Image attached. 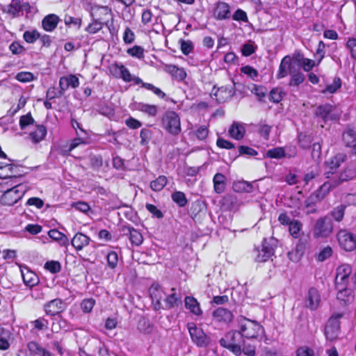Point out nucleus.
<instances>
[{
  "mask_svg": "<svg viewBox=\"0 0 356 356\" xmlns=\"http://www.w3.org/2000/svg\"><path fill=\"white\" fill-rule=\"evenodd\" d=\"M238 332L242 339H258L264 333V327L257 321L241 317L238 320Z\"/></svg>",
  "mask_w": 356,
  "mask_h": 356,
  "instance_id": "1",
  "label": "nucleus"
},
{
  "mask_svg": "<svg viewBox=\"0 0 356 356\" xmlns=\"http://www.w3.org/2000/svg\"><path fill=\"white\" fill-rule=\"evenodd\" d=\"M161 127L172 136H177L181 131V120L178 113L174 111H167L163 115Z\"/></svg>",
  "mask_w": 356,
  "mask_h": 356,
  "instance_id": "2",
  "label": "nucleus"
},
{
  "mask_svg": "<svg viewBox=\"0 0 356 356\" xmlns=\"http://www.w3.org/2000/svg\"><path fill=\"white\" fill-rule=\"evenodd\" d=\"M26 184H19L7 189L1 195L0 202L5 206H13L20 200L27 191Z\"/></svg>",
  "mask_w": 356,
  "mask_h": 356,
  "instance_id": "3",
  "label": "nucleus"
},
{
  "mask_svg": "<svg viewBox=\"0 0 356 356\" xmlns=\"http://www.w3.org/2000/svg\"><path fill=\"white\" fill-rule=\"evenodd\" d=\"M243 342L238 331H229L220 339V344L234 353L236 355L241 353V344Z\"/></svg>",
  "mask_w": 356,
  "mask_h": 356,
  "instance_id": "4",
  "label": "nucleus"
},
{
  "mask_svg": "<svg viewBox=\"0 0 356 356\" xmlns=\"http://www.w3.org/2000/svg\"><path fill=\"white\" fill-rule=\"evenodd\" d=\"M110 72L115 78L121 79L124 82L133 81L136 85L142 83L140 78L131 74L129 69L122 64L118 63L112 64L110 67Z\"/></svg>",
  "mask_w": 356,
  "mask_h": 356,
  "instance_id": "5",
  "label": "nucleus"
},
{
  "mask_svg": "<svg viewBox=\"0 0 356 356\" xmlns=\"http://www.w3.org/2000/svg\"><path fill=\"white\" fill-rule=\"evenodd\" d=\"M333 231V223L329 216L318 219L314 225L313 235L316 238H327Z\"/></svg>",
  "mask_w": 356,
  "mask_h": 356,
  "instance_id": "6",
  "label": "nucleus"
},
{
  "mask_svg": "<svg viewBox=\"0 0 356 356\" xmlns=\"http://www.w3.org/2000/svg\"><path fill=\"white\" fill-rule=\"evenodd\" d=\"M341 316V314H334L328 320L325 327V336L327 340L332 341L338 337L340 328L339 319Z\"/></svg>",
  "mask_w": 356,
  "mask_h": 356,
  "instance_id": "7",
  "label": "nucleus"
},
{
  "mask_svg": "<svg viewBox=\"0 0 356 356\" xmlns=\"http://www.w3.org/2000/svg\"><path fill=\"white\" fill-rule=\"evenodd\" d=\"M187 327L193 343L200 347H205L207 346L209 343V338L202 328L198 327L194 323H188Z\"/></svg>",
  "mask_w": 356,
  "mask_h": 356,
  "instance_id": "8",
  "label": "nucleus"
},
{
  "mask_svg": "<svg viewBox=\"0 0 356 356\" xmlns=\"http://www.w3.org/2000/svg\"><path fill=\"white\" fill-rule=\"evenodd\" d=\"M339 244L346 251H353L356 248V236L346 229H341L337 235Z\"/></svg>",
  "mask_w": 356,
  "mask_h": 356,
  "instance_id": "9",
  "label": "nucleus"
},
{
  "mask_svg": "<svg viewBox=\"0 0 356 356\" xmlns=\"http://www.w3.org/2000/svg\"><path fill=\"white\" fill-rule=\"evenodd\" d=\"M335 107L330 104L320 105L315 110V115L317 118L321 119L323 122L329 120H335L339 118V115L334 112Z\"/></svg>",
  "mask_w": 356,
  "mask_h": 356,
  "instance_id": "10",
  "label": "nucleus"
},
{
  "mask_svg": "<svg viewBox=\"0 0 356 356\" xmlns=\"http://www.w3.org/2000/svg\"><path fill=\"white\" fill-rule=\"evenodd\" d=\"M352 273V268L348 264H342L337 268L335 277L336 287H346L349 282V277Z\"/></svg>",
  "mask_w": 356,
  "mask_h": 356,
  "instance_id": "11",
  "label": "nucleus"
},
{
  "mask_svg": "<svg viewBox=\"0 0 356 356\" xmlns=\"http://www.w3.org/2000/svg\"><path fill=\"white\" fill-rule=\"evenodd\" d=\"M234 86L232 85L224 86L213 90V95L216 97L218 103H224L230 99L234 95Z\"/></svg>",
  "mask_w": 356,
  "mask_h": 356,
  "instance_id": "12",
  "label": "nucleus"
},
{
  "mask_svg": "<svg viewBox=\"0 0 356 356\" xmlns=\"http://www.w3.org/2000/svg\"><path fill=\"white\" fill-rule=\"evenodd\" d=\"M296 68L290 56H285L281 60L279 69L276 74L277 79H281L290 74Z\"/></svg>",
  "mask_w": 356,
  "mask_h": 356,
  "instance_id": "13",
  "label": "nucleus"
},
{
  "mask_svg": "<svg viewBox=\"0 0 356 356\" xmlns=\"http://www.w3.org/2000/svg\"><path fill=\"white\" fill-rule=\"evenodd\" d=\"M79 80L76 75L70 74L60 78L59 80V93L63 95L70 87L76 88L79 86Z\"/></svg>",
  "mask_w": 356,
  "mask_h": 356,
  "instance_id": "14",
  "label": "nucleus"
},
{
  "mask_svg": "<svg viewBox=\"0 0 356 356\" xmlns=\"http://www.w3.org/2000/svg\"><path fill=\"white\" fill-rule=\"evenodd\" d=\"M346 156L344 154H338L326 164V171L325 172L327 178H330L331 175H333L340 165L345 161Z\"/></svg>",
  "mask_w": 356,
  "mask_h": 356,
  "instance_id": "15",
  "label": "nucleus"
},
{
  "mask_svg": "<svg viewBox=\"0 0 356 356\" xmlns=\"http://www.w3.org/2000/svg\"><path fill=\"white\" fill-rule=\"evenodd\" d=\"M40 353H44L43 348L36 342L31 341L18 350L17 356H35Z\"/></svg>",
  "mask_w": 356,
  "mask_h": 356,
  "instance_id": "16",
  "label": "nucleus"
},
{
  "mask_svg": "<svg viewBox=\"0 0 356 356\" xmlns=\"http://www.w3.org/2000/svg\"><path fill=\"white\" fill-rule=\"evenodd\" d=\"M19 167L12 163H0V178H17L20 177L18 173Z\"/></svg>",
  "mask_w": 356,
  "mask_h": 356,
  "instance_id": "17",
  "label": "nucleus"
},
{
  "mask_svg": "<svg viewBox=\"0 0 356 356\" xmlns=\"http://www.w3.org/2000/svg\"><path fill=\"white\" fill-rule=\"evenodd\" d=\"M255 259L258 262L268 261L274 254V249L266 241L261 245V248L255 250Z\"/></svg>",
  "mask_w": 356,
  "mask_h": 356,
  "instance_id": "18",
  "label": "nucleus"
},
{
  "mask_svg": "<svg viewBox=\"0 0 356 356\" xmlns=\"http://www.w3.org/2000/svg\"><path fill=\"white\" fill-rule=\"evenodd\" d=\"M213 318L216 321L229 323L232 321L234 315L231 311L224 307H218L213 312Z\"/></svg>",
  "mask_w": 356,
  "mask_h": 356,
  "instance_id": "19",
  "label": "nucleus"
},
{
  "mask_svg": "<svg viewBox=\"0 0 356 356\" xmlns=\"http://www.w3.org/2000/svg\"><path fill=\"white\" fill-rule=\"evenodd\" d=\"M29 8V3H23L20 0H12L8 6L7 13L15 17L19 16L23 10L28 11Z\"/></svg>",
  "mask_w": 356,
  "mask_h": 356,
  "instance_id": "20",
  "label": "nucleus"
},
{
  "mask_svg": "<svg viewBox=\"0 0 356 356\" xmlns=\"http://www.w3.org/2000/svg\"><path fill=\"white\" fill-rule=\"evenodd\" d=\"M150 297L158 308L163 307L161 301H165L166 293L159 284H152L149 289Z\"/></svg>",
  "mask_w": 356,
  "mask_h": 356,
  "instance_id": "21",
  "label": "nucleus"
},
{
  "mask_svg": "<svg viewBox=\"0 0 356 356\" xmlns=\"http://www.w3.org/2000/svg\"><path fill=\"white\" fill-rule=\"evenodd\" d=\"M321 302V296L318 291L315 288H311L305 300L307 307L312 310L316 309Z\"/></svg>",
  "mask_w": 356,
  "mask_h": 356,
  "instance_id": "22",
  "label": "nucleus"
},
{
  "mask_svg": "<svg viewBox=\"0 0 356 356\" xmlns=\"http://www.w3.org/2000/svg\"><path fill=\"white\" fill-rule=\"evenodd\" d=\"M245 125L239 122H234L228 130L229 136L235 140H242L245 134Z\"/></svg>",
  "mask_w": 356,
  "mask_h": 356,
  "instance_id": "23",
  "label": "nucleus"
},
{
  "mask_svg": "<svg viewBox=\"0 0 356 356\" xmlns=\"http://www.w3.org/2000/svg\"><path fill=\"white\" fill-rule=\"evenodd\" d=\"M20 271L22 277L25 285L32 287L36 285L39 280L38 277L33 271L30 270L27 267L20 266Z\"/></svg>",
  "mask_w": 356,
  "mask_h": 356,
  "instance_id": "24",
  "label": "nucleus"
},
{
  "mask_svg": "<svg viewBox=\"0 0 356 356\" xmlns=\"http://www.w3.org/2000/svg\"><path fill=\"white\" fill-rule=\"evenodd\" d=\"M63 302L59 298L52 300L44 305V311L47 315L55 316L63 309Z\"/></svg>",
  "mask_w": 356,
  "mask_h": 356,
  "instance_id": "25",
  "label": "nucleus"
},
{
  "mask_svg": "<svg viewBox=\"0 0 356 356\" xmlns=\"http://www.w3.org/2000/svg\"><path fill=\"white\" fill-rule=\"evenodd\" d=\"M164 70L170 74L172 77L177 81H184L187 74L183 67H179L175 65H165L164 66Z\"/></svg>",
  "mask_w": 356,
  "mask_h": 356,
  "instance_id": "26",
  "label": "nucleus"
},
{
  "mask_svg": "<svg viewBox=\"0 0 356 356\" xmlns=\"http://www.w3.org/2000/svg\"><path fill=\"white\" fill-rule=\"evenodd\" d=\"M60 19L55 14H49L46 15L42 20V27L47 32H52L57 27Z\"/></svg>",
  "mask_w": 356,
  "mask_h": 356,
  "instance_id": "27",
  "label": "nucleus"
},
{
  "mask_svg": "<svg viewBox=\"0 0 356 356\" xmlns=\"http://www.w3.org/2000/svg\"><path fill=\"white\" fill-rule=\"evenodd\" d=\"M90 241V237L88 236L78 232L71 240L72 245L78 251L83 250L85 247L89 245Z\"/></svg>",
  "mask_w": 356,
  "mask_h": 356,
  "instance_id": "28",
  "label": "nucleus"
},
{
  "mask_svg": "<svg viewBox=\"0 0 356 356\" xmlns=\"http://www.w3.org/2000/svg\"><path fill=\"white\" fill-rule=\"evenodd\" d=\"M185 307L195 316H200L202 314V310L199 302L193 296H186L184 300Z\"/></svg>",
  "mask_w": 356,
  "mask_h": 356,
  "instance_id": "29",
  "label": "nucleus"
},
{
  "mask_svg": "<svg viewBox=\"0 0 356 356\" xmlns=\"http://www.w3.org/2000/svg\"><path fill=\"white\" fill-rule=\"evenodd\" d=\"M216 18L218 20H224L231 17L230 6L225 2H218L215 10Z\"/></svg>",
  "mask_w": 356,
  "mask_h": 356,
  "instance_id": "30",
  "label": "nucleus"
},
{
  "mask_svg": "<svg viewBox=\"0 0 356 356\" xmlns=\"http://www.w3.org/2000/svg\"><path fill=\"white\" fill-rule=\"evenodd\" d=\"M134 106L136 110L146 113L151 117L156 116L158 113V107L156 105L136 102L134 103Z\"/></svg>",
  "mask_w": 356,
  "mask_h": 356,
  "instance_id": "31",
  "label": "nucleus"
},
{
  "mask_svg": "<svg viewBox=\"0 0 356 356\" xmlns=\"http://www.w3.org/2000/svg\"><path fill=\"white\" fill-rule=\"evenodd\" d=\"M181 296L179 293L175 292V289L172 288L171 293L168 295H165V308L170 309L175 306H177L180 302Z\"/></svg>",
  "mask_w": 356,
  "mask_h": 356,
  "instance_id": "32",
  "label": "nucleus"
},
{
  "mask_svg": "<svg viewBox=\"0 0 356 356\" xmlns=\"http://www.w3.org/2000/svg\"><path fill=\"white\" fill-rule=\"evenodd\" d=\"M338 293L337 299L343 304H348L353 300V292L350 289L346 287H337Z\"/></svg>",
  "mask_w": 356,
  "mask_h": 356,
  "instance_id": "33",
  "label": "nucleus"
},
{
  "mask_svg": "<svg viewBox=\"0 0 356 356\" xmlns=\"http://www.w3.org/2000/svg\"><path fill=\"white\" fill-rule=\"evenodd\" d=\"M343 140L347 147L353 148L354 153L356 154V133L353 129H347L343 134Z\"/></svg>",
  "mask_w": 356,
  "mask_h": 356,
  "instance_id": "34",
  "label": "nucleus"
},
{
  "mask_svg": "<svg viewBox=\"0 0 356 356\" xmlns=\"http://www.w3.org/2000/svg\"><path fill=\"white\" fill-rule=\"evenodd\" d=\"M47 135V129L43 125L37 126L36 129L30 134V137L33 143L42 141Z\"/></svg>",
  "mask_w": 356,
  "mask_h": 356,
  "instance_id": "35",
  "label": "nucleus"
},
{
  "mask_svg": "<svg viewBox=\"0 0 356 356\" xmlns=\"http://www.w3.org/2000/svg\"><path fill=\"white\" fill-rule=\"evenodd\" d=\"M225 177L221 173H217L214 175L213 181L214 191L217 193H221L224 191L225 188Z\"/></svg>",
  "mask_w": 356,
  "mask_h": 356,
  "instance_id": "36",
  "label": "nucleus"
},
{
  "mask_svg": "<svg viewBox=\"0 0 356 356\" xmlns=\"http://www.w3.org/2000/svg\"><path fill=\"white\" fill-rule=\"evenodd\" d=\"M291 79L289 81V85L291 86H298L302 83H303L305 80V76L302 72H300L299 68H295L291 73L290 74Z\"/></svg>",
  "mask_w": 356,
  "mask_h": 356,
  "instance_id": "37",
  "label": "nucleus"
},
{
  "mask_svg": "<svg viewBox=\"0 0 356 356\" xmlns=\"http://www.w3.org/2000/svg\"><path fill=\"white\" fill-rule=\"evenodd\" d=\"M127 230L129 234V240L132 245L139 246L143 241V237L140 232L133 227H128Z\"/></svg>",
  "mask_w": 356,
  "mask_h": 356,
  "instance_id": "38",
  "label": "nucleus"
},
{
  "mask_svg": "<svg viewBox=\"0 0 356 356\" xmlns=\"http://www.w3.org/2000/svg\"><path fill=\"white\" fill-rule=\"evenodd\" d=\"M167 182V177L164 175H161L150 182V188L154 191H161L166 186Z\"/></svg>",
  "mask_w": 356,
  "mask_h": 356,
  "instance_id": "39",
  "label": "nucleus"
},
{
  "mask_svg": "<svg viewBox=\"0 0 356 356\" xmlns=\"http://www.w3.org/2000/svg\"><path fill=\"white\" fill-rule=\"evenodd\" d=\"M337 186L336 182L332 183L330 181L325 182L320 188L316 191V197L318 199L323 198L330 191L332 188Z\"/></svg>",
  "mask_w": 356,
  "mask_h": 356,
  "instance_id": "40",
  "label": "nucleus"
},
{
  "mask_svg": "<svg viewBox=\"0 0 356 356\" xmlns=\"http://www.w3.org/2000/svg\"><path fill=\"white\" fill-rule=\"evenodd\" d=\"M40 37V33L35 29L26 31L23 34L24 40L29 44L34 43Z\"/></svg>",
  "mask_w": 356,
  "mask_h": 356,
  "instance_id": "41",
  "label": "nucleus"
},
{
  "mask_svg": "<svg viewBox=\"0 0 356 356\" xmlns=\"http://www.w3.org/2000/svg\"><path fill=\"white\" fill-rule=\"evenodd\" d=\"M301 229L302 224L297 220H293L289 225V232L294 238H298L300 236Z\"/></svg>",
  "mask_w": 356,
  "mask_h": 356,
  "instance_id": "42",
  "label": "nucleus"
},
{
  "mask_svg": "<svg viewBox=\"0 0 356 356\" xmlns=\"http://www.w3.org/2000/svg\"><path fill=\"white\" fill-rule=\"evenodd\" d=\"M346 207L343 204L337 206L330 212V215L337 222H341L343 218Z\"/></svg>",
  "mask_w": 356,
  "mask_h": 356,
  "instance_id": "43",
  "label": "nucleus"
},
{
  "mask_svg": "<svg viewBox=\"0 0 356 356\" xmlns=\"http://www.w3.org/2000/svg\"><path fill=\"white\" fill-rule=\"evenodd\" d=\"M298 62L305 72H309L314 66L317 65L314 60L307 58H304L303 56L300 57L298 59Z\"/></svg>",
  "mask_w": 356,
  "mask_h": 356,
  "instance_id": "44",
  "label": "nucleus"
},
{
  "mask_svg": "<svg viewBox=\"0 0 356 356\" xmlns=\"http://www.w3.org/2000/svg\"><path fill=\"white\" fill-rule=\"evenodd\" d=\"M172 200L180 207H185L188 202L186 195L181 191L174 192L172 194Z\"/></svg>",
  "mask_w": 356,
  "mask_h": 356,
  "instance_id": "45",
  "label": "nucleus"
},
{
  "mask_svg": "<svg viewBox=\"0 0 356 356\" xmlns=\"http://www.w3.org/2000/svg\"><path fill=\"white\" fill-rule=\"evenodd\" d=\"M257 48L254 42L249 40L248 42L245 43L241 49L242 55L244 56H250L254 54Z\"/></svg>",
  "mask_w": 356,
  "mask_h": 356,
  "instance_id": "46",
  "label": "nucleus"
},
{
  "mask_svg": "<svg viewBox=\"0 0 356 356\" xmlns=\"http://www.w3.org/2000/svg\"><path fill=\"white\" fill-rule=\"evenodd\" d=\"M341 86V80L339 77H335L331 84H328L326 88L322 90L323 93L329 92L333 94L337 92Z\"/></svg>",
  "mask_w": 356,
  "mask_h": 356,
  "instance_id": "47",
  "label": "nucleus"
},
{
  "mask_svg": "<svg viewBox=\"0 0 356 356\" xmlns=\"http://www.w3.org/2000/svg\"><path fill=\"white\" fill-rule=\"evenodd\" d=\"M95 305V300L93 298H85L80 305L82 312L85 314H89L92 311Z\"/></svg>",
  "mask_w": 356,
  "mask_h": 356,
  "instance_id": "48",
  "label": "nucleus"
},
{
  "mask_svg": "<svg viewBox=\"0 0 356 356\" xmlns=\"http://www.w3.org/2000/svg\"><path fill=\"white\" fill-rule=\"evenodd\" d=\"M103 27V23L101 19H93L92 22L88 24L86 30L90 33H96L99 31Z\"/></svg>",
  "mask_w": 356,
  "mask_h": 356,
  "instance_id": "49",
  "label": "nucleus"
},
{
  "mask_svg": "<svg viewBox=\"0 0 356 356\" xmlns=\"http://www.w3.org/2000/svg\"><path fill=\"white\" fill-rule=\"evenodd\" d=\"M241 72L254 81H257L259 76L257 70L250 65L243 66L241 68Z\"/></svg>",
  "mask_w": 356,
  "mask_h": 356,
  "instance_id": "50",
  "label": "nucleus"
},
{
  "mask_svg": "<svg viewBox=\"0 0 356 356\" xmlns=\"http://www.w3.org/2000/svg\"><path fill=\"white\" fill-rule=\"evenodd\" d=\"M296 356H318L315 350L307 346L299 347L296 350Z\"/></svg>",
  "mask_w": 356,
  "mask_h": 356,
  "instance_id": "51",
  "label": "nucleus"
},
{
  "mask_svg": "<svg viewBox=\"0 0 356 356\" xmlns=\"http://www.w3.org/2000/svg\"><path fill=\"white\" fill-rule=\"evenodd\" d=\"M284 95L285 93L282 88H273L270 92V100L274 103H279L282 101Z\"/></svg>",
  "mask_w": 356,
  "mask_h": 356,
  "instance_id": "52",
  "label": "nucleus"
},
{
  "mask_svg": "<svg viewBox=\"0 0 356 356\" xmlns=\"http://www.w3.org/2000/svg\"><path fill=\"white\" fill-rule=\"evenodd\" d=\"M33 329L36 330H43L48 328L49 322L47 319L43 317H40L33 321L31 322Z\"/></svg>",
  "mask_w": 356,
  "mask_h": 356,
  "instance_id": "53",
  "label": "nucleus"
},
{
  "mask_svg": "<svg viewBox=\"0 0 356 356\" xmlns=\"http://www.w3.org/2000/svg\"><path fill=\"white\" fill-rule=\"evenodd\" d=\"M252 185L248 181H238L234 184V189L237 192L250 193L252 191Z\"/></svg>",
  "mask_w": 356,
  "mask_h": 356,
  "instance_id": "54",
  "label": "nucleus"
},
{
  "mask_svg": "<svg viewBox=\"0 0 356 356\" xmlns=\"http://www.w3.org/2000/svg\"><path fill=\"white\" fill-rule=\"evenodd\" d=\"M107 259V264L108 266L111 268L114 269L116 268L118 264V255L117 252L114 251H111L107 254L106 256Z\"/></svg>",
  "mask_w": 356,
  "mask_h": 356,
  "instance_id": "55",
  "label": "nucleus"
},
{
  "mask_svg": "<svg viewBox=\"0 0 356 356\" xmlns=\"http://www.w3.org/2000/svg\"><path fill=\"white\" fill-rule=\"evenodd\" d=\"M48 235L53 240L60 241L63 243H65L67 241V237L57 229H51L49 231Z\"/></svg>",
  "mask_w": 356,
  "mask_h": 356,
  "instance_id": "56",
  "label": "nucleus"
},
{
  "mask_svg": "<svg viewBox=\"0 0 356 356\" xmlns=\"http://www.w3.org/2000/svg\"><path fill=\"white\" fill-rule=\"evenodd\" d=\"M179 43L181 52L184 55H188L191 52L193 51L194 46L191 40H180Z\"/></svg>",
  "mask_w": 356,
  "mask_h": 356,
  "instance_id": "57",
  "label": "nucleus"
},
{
  "mask_svg": "<svg viewBox=\"0 0 356 356\" xmlns=\"http://www.w3.org/2000/svg\"><path fill=\"white\" fill-rule=\"evenodd\" d=\"M325 46H326L325 44L323 41H320L318 42V47H317V49H316V54H315V57L318 58L317 59V62H316V65H318L321 63V60L325 57Z\"/></svg>",
  "mask_w": 356,
  "mask_h": 356,
  "instance_id": "58",
  "label": "nucleus"
},
{
  "mask_svg": "<svg viewBox=\"0 0 356 356\" xmlns=\"http://www.w3.org/2000/svg\"><path fill=\"white\" fill-rule=\"evenodd\" d=\"M35 120L32 118L31 113H27L26 115H22L19 119V127L21 129H24L29 125H31L34 123Z\"/></svg>",
  "mask_w": 356,
  "mask_h": 356,
  "instance_id": "59",
  "label": "nucleus"
},
{
  "mask_svg": "<svg viewBox=\"0 0 356 356\" xmlns=\"http://www.w3.org/2000/svg\"><path fill=\"white\" fill-rule=\"evenodd\" d=\"M67 322L65 320L62 318H55L52 323L51 330L54 332H58L61 329H66Z\"/></svg>",
  "mask_w": 356,
  "mask_h": 356,
  "instance_id": "60",
  "label": "nucleus"
},
{
  "mask_svg": "<svg viewBox=\"0 0 356 356\" xmlns=\"http://www.w3.org/2000/svg\"><path fill=\"white\" fill-rule=\"evenodd\" d=\"M128 54L133 57H136L138 58H142L144 56V49L142 47L140 46H134L132 48H130L127 50Z\"/></svg>",
  "mask_w": 356,
  "mask_h": 356,
  "instance_id": "61",
  "label": "nucleus"
},
{
  "mask_svg": "<svg viewBox=\"0 0 356 356\" xmlns=\"http://www.w3.org/2000/svg\"><path fill=\"white\" fill-rule=\"evenodd\" d=\"M258 131L264 139L268 140L271 131V127L264 123H260L258 125Z\"/></svg>",
  "mask_w": 356,
  "mask_h": 356,
  "instance_id": "62",
  "label": "nucleus"
},
{
  "mask_svg": "<svg viewBox=\"0 0 356 356\" xmlns=\"http://www.w3.org/2000/svg\"><path fill=\"white\" fill-rule=\"evenodd\" d=\"M232 19L235 21L238 22H248V17L246 14V13L238 8L237 9L235 13H234L232 16Z\"/></svg>",
  "mask_w": 356,
  "mask_h": 356,
  "instance_id": "63",
  "label": "nucleus"
},
{
  "mask_svg": "<svg viewBox=\"0 0 356 356\" xmlns=\"http://www.w3.org/2000/svg\"><path fill=\"white\" fill-rule=\"evenodd\" d=\"M346 47L350 50L351 56L356 60V38H349Z\"/></svg>",
  "mask_w": 356,
  "mask_h": 356,
  "instance_id": "64",
  "label": "nucleus"
}]
</instances>
